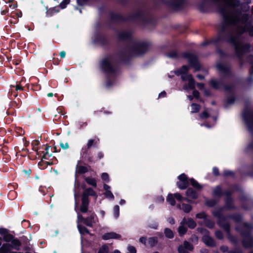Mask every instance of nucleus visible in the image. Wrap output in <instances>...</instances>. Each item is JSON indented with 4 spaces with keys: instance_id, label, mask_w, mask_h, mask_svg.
Masks as SVG:
<instances>
[{
    "instance_id": "f257e3e1",
    "label": "nucleus",
    "mask_w": 253,
    "mask_h": 253,
    "mask_svg": "<svg viewBox=\"0 0 253 253\" xmlns=\"http://www.w3.org/2000/svg\"><path fill=\"white\" fill-rule=\"evenodd\" d=\"M215 67L219 72L222 74L220 76L221 80L213 79H211L209 81V84L215 90H219L223 88L226 91L231 94H233V85L230 84H225L222 81V80L230 78L232 76L231 67L230 66H226L222 63L218 62L216 64Z\"/></svg>"
},
{
    "instance_id": "f03ea898",
    "label": "nucleus",
    "mask_w": 253,
    "mask_h": 253,
    "mask_svg": "<svg viewBox=\"0 0 253 253\" xmlns=\"http://www.w3.org/2000/svg\"><path fill=\"white\" fill-rule=\"evenodd\" d=\"M228 36V38H226L225 36H219L217 41H226L234 46L236 56L239 61L240 67L242 68L244 65L243 56L251 51V45L250 43H243L239 41L237 37L234 36L231 33Z\"/></svg>"
},
{
    "instance_id": "7ed1b4c3",
    "label": "nucleus",
    "mask_w": 253,
    "mask_h": 253,
    "mask_svg": "<svg viewBox=\"0 0 253 253\" xmlns=\"http://www.w3.org/2000/svg\"><path fill=\"white\" fill-rule=\"evenodd\" d=\"M148 47L149 44L146 42H135L129 48L128 53L125 50H121L117 53V55L121 62L128 65L130 63L132 56L144 54L148 51Z\"/></svg>"
},
{
    "instance_id": "20e7f679",
    "label": "nucleus",
    "mask_w": 253,
    "mask_h": 253,
    "mask_svg": "<svg viewBox=\"0 0 253 253\" xmlns=\"http://www.w3.org/2000/svg\"><path fill=\"white\" fill-rule=\"evenodd\" d=\"M218 10L222 16L223 21L221 25V29L220 32L219 33L217 38L215 40V42H224V41L219 40L217 41V39L219 36H225L226 38H228V34L231 33L230 32H227V30L230 25H235V22L234 19L231 18L229 12L224 5L219 4L217 6ZM226 42V41H225Z\"/></svg>"
},
{
    "instance_id": "39448f33",
    "label": "nucleus",
    "mask_w": 253,
    "mask_h": 253,
    "mask_svg": "<svg viewBox=\"0 0 253 253\" xmlns=\"http://www.w3.org/2000/svg\"><path fill=\"white\" fill-rule=\"evenodd\" d=\"M128 21H135L139 20L145 25L155 26L157 23L156 20L151 16L149 14H146L144 10H140L135 13L127 16Z\"/></svg>"
},
{
    "instance_id": "423d86ee",
    "label": "nucleus",
    "mask_w": 253,
    "mask_h": 253,
    "mask_svg": "<svg viewBox=\"0 0 253 253\" xmlns=\"http://www.w3.org/2000/svg\"><path fill=\"white\" fill-rule=\"evenodd\" d=\"M99 143V139H90L88 140L85 146L83 147L81 152V155L84 161L87 162L89 164L92 165L95 163L94 157L92 155L90 149L93 147L97 148Z\"/></svg>"
},
{
    "instance_id": "0eeeda50",
    "label": "nucleus",
    "mask_w": 253,
    "mask_h": 253,
    "mask_svg": "<svg viewBox=\"0 0 253 253\" xmlns=\"http://www.w3.org/2000/svg\"><path fill=\"white\" fill-rule=\"evenodd\" d=\"M100 67L102 71L107 75L106 86L108 87L111 86L113 83L110 79L109 75L116 74V68L113 66L108 58H104L102 59L100 62Z\"/></svg>"
},
{
    "instance_id": "6e6552de",
    "label": "nucleus",
    "mask_w": 253,
    "mask_h": 253,
    "mask_svg": "<svg viewBox=\"0 0 253 253\" xmlns=\"http://www.w3.org/2000/svg\"><path fill=\"white\" fill-rule=\"evenodd\" d=\"M92 196L97 197L96 192L91 187L84 189L82 194V204L80 208V211L83 213L87 212L89 200L88 197Z\"/></svg>"
},
{
    "instance_id": "1a4fd4ad",
    "label": "nucleus",
    "mask_w": 253,
    "mask_h": 253,
    "mask_svg": "<svg viewBox=\"0 0 253 253\" xmlns=\"http://www.w3.org/2000/svg\"><path fill=\"white\" fill-rule=\"evenodd\" d=\"M154 2H161L175 11L183 10L186 6L187 0H153Z\"/></svg>"
},
{
    "instance_id": "9d476101",
    "label": "nucleus",
    "mask_w": 253,
    "mask_h": 253,
    "mask_svg": "<svg viewBox=\"0 0 253 253\" xmlns=\"http://www.w3.org/2000/svg\"><path fill=\"white\" fill-rule=\"evenodd\" d=\"M182 58L187 59L189 65L195 69V71H199L201 69V65L200 63L198 56L192 53L183 52L181 53Z\"/></svg>"
},
{
    "instance_id": "9b49d317",
    "label": "nucleus",
    "mask_w": 253,
    "mask_h": 253,
    "mask_svg": "<svg viewBox=\"0 0 253 253\" xmlns=\"http://www.w3.org/2000/svg\"><path fill=\"white\" fill-rule=\"evenodd\" d=\"M243 117L249 131L253 134V111L246 107L243 113Z\"/></svg>"
},
{
    "instance_id": "f8f14e48",
    "label": "nucleus",
    "mask_w": 253,
    "mask_h": 253,
    "mask_svg": "<svg viewBox=\"0 0 253 253\" xmlns=\"http://www.w3.org/2000/svg\"><path fill=\"white\" fill-rule=\"evenodd\" d=\"M233 192L234 191L229 189L223 191L220 185H217L212 190V195L218 198L225 196V198H232V195Z\"/></svg>"
},
{
    "instance_id": "ddd939ff",
    "label": "nucleus",
    "mask_w": 253,
    "mask_h": 253,
    "mask_svg": "<svg viewBox=\"0 0 253 253\" xmlns=\"http://www.w3.org/2000/svg\"><path fill=\"white\" fill-rule=\"evenodd\" d=\"M109 18L112 23L114 24H118L121 22H127V16H125L123 15L115 13L113 11L109 13Z\"/></svg>"
},
{
    "instance_id": "4468645a",
    "label": "nucleus",
    "mask_w": 253,
    "mask_h": 253,
    "mask_svg": "<svg viewBox=\"0 0 253 253\" xmlns=\"http://www.w3.org/2000/svg\"><path fill=\"white\" fill-rule=\"evenodd\" d=\"M224 209L223 207H221L218 210L213 211L212 212V215L218 218L217 223L219 227L228 222L227 221V217L222 214Z\"/></svg>"
},
{
    "instance_id": "2eb2a0df",
    "label": "nucleus",
    "mask_w": 253,
    "mask_h": 253,
    "mask_svg": "<svg viewBox=\"0 0 253 253\" xmlns=\"http://www.w3.org/2000/svg\"><path fill=\"white\" fill-rule=\"evenodd\" d=\"M239 200L242 203V208L245 210H248L253 205V200L248 195H240Z\"/></svg>"
},
{
    "instance_id": "dca6fc26",
    "label": "nucleus",
    "mask_w": 253,
    "mask_h": 253,
    "mask_svg": "<svg viewBox=\"0 0 253 253\" xmlns=\"http://www.w3.org/2000/svg\"><path fill=\"white\" fill-rule=\"evenodd\" d=\"M94 42L101 46H107L109 44V41L106 35L98 32L94 35Z\"/></svg>"
},
{
    "instance_id": "f3484780",
    "label": "nucleus",
    "mask_w": 253,
    "mask_h": 253,
    "mask_svg": "<svg viewBox=\"0 0 253 253\" xmlns=\"http://www.w3.org/2000/svg\"><path fill=\"white\" fill-rule=\"evenodd\" d=\"M178 181L176 182V185L178 188L181 190L187 189L189 184V179L188 176L184 173L180 174L178 176Z\"/></svg>"
},
{
    "instance_id": "a211bd4d",
    "label": "nucleus",
    "mask_w": 253,
    "mask_h": 253,
    "mask_svg": "<svg viewBox=\"0 0 253 253\" xmlns=\"http://www.w3.org/2000/svg\"><path fill=\"white\" fill-rule=\"evenodd\" d=\"M117 38L120 41L130 42L132 41L133 35L130 31H121L117 35Z\"/></svg>"
},
{
    "instance_id": "6ab92c4d",
    "label": "nucleus",
    "mask_w": 253,
    "mask_h": 253,
    "mask_svg": "<svg viewBox=\"0 0 253 253\" xmlns=\"http://www.w3.org/2000/svg\"><path fill=\"white\" fill-rule=\"evenodd\" d=\"M0 234L3 237L2 240L5 242H11L14 236L9 233V230L5 228H0Z\"/></svg>"
},
{
    "instance_id": "aec40b11",
    "label": "nucleus",
    "mask_w": 253,
    "mask_h": 253,
    "mask_svg": "<svg viewBox=\"0 0 253 253\" xmlns=\"http://www.w3.org/2000/svg\"><path fill=\"white\" fill-rule=\"evenodd\" d=\"M86 213H87L88 215L84 218L83 223L88 227H92L93 224L94 223V218L96 216V214L94 212L89 211L88 210Z\"/></svg>"
},
{
    "instance_id": "412c9836",
    "label": "nucleus",
    "mask_w": 253,
    "mask_h": 253,
    "mask_svg": "<svg viewBox=\"0 0 253 253\" xmlns=\"http://www.w3.org/2000/svg\"><path fill=\"white\" fill-rule=\"evenodd\" d=\"M225 206L224 208L228 210H235L237 208L234 204V199L232 198L224 199Z\"/></svg>"
},
{
    "instance_id": "4be33fe9",
    "label": "nucleus",
    "mask_w": 253,
    "mask_h": 253,
    "mask_svg": "<svg viewBox=\"0 0 253 253\" xmlns=\"http://www.w3.org/2000/svg\"><path fill=\"white\" fill-rule=\"evenodd\" d=\"M203 242L209 247H214L216 246L214 240L209 235H205L202 237Z\"/></svg>"
},
{
    "instance_id": "5701e85b",
    "label": "nucleus",
    "mask_w": 253,
    "mask_h": 253,
    "mask_svg": "<svg viewBox=\"0 0 253 253\" xmlns=\"http://www.w3.org/2000/svg\"><path fill=\"white\" fill-rule=\"evenodd\" d=\"M121 238L120 234H117L114 232H107L105 233L102 238L103 240H107L111 239H120Z\"/></svg>"
},
{
    "instance_id": "b1692460",
    "label": "nucleus",
    "mask_w": 253,
    "mask_h": 253,
    "mask_svg": "<svg viewBox=\"0 0 253 253\" xmlns=\"http://www.w3.org/2000/svg\"><path fill=\"white\" fill-rule=\"evenodd\" d=\"M225 232H226L227 238L231 241H233L234 236L230 233V224L229 222L224 224L220 226Z\"/></svg>"
},
{
    "instance_id": "393cba45",
    "label": "nucleus",
    "mask_w": 253,
    "mask_h": 253,
    "mask_svg": "<svg viewBox=\"0 0 253 253\" xmlns=\"http://www.w3.org/2000/svg\"><path fill=\"white\" fill-rule=\"evenodd\" d=\"M243 246L246 249L253 248V237L243 239L242 242Z\"/></svg>"
},
{
    "instance_id": "a878e982",
    "label": "nucleus",
    "mask_w": 253,
    "mask_h": 253,
    "mask_svg": "<svg viewBox=\"0 0 253 253\" xmlns=\"http://www.w3.org/2000/svg\"><path fill=\"white\" fill-rule=\"evenodd\" d=\"M232 219L236 223H241L243 220L242 215L240 213H235L227 216V218Z\"/></svg>"
},
{
    "instance_id": "bb28decb",
    "label": "nucleus",
    "mask_w": 253,
    "mask_h": 253,
    "mask_svg": "<svg viewBox=\"0 0 253 253\" xmlns=\"http://www.w3.org/2000/svg\"><path fill=\"white\" fill-rule=\"evenodd\" d=\"M11 88H15V90H12L11 89V93L10 95V98H12V96L13 97H16L18 95V93H17V91L18 90H23V87L20 84H11L10 85Z\"/></svg>"
},
{
    "instance_id": "cd10ccee",
    "label": "nucleus",
    "mask_w": 253,
    "mask_h": 253,
    "mask_svg": "<svg viewBox=\"0 0 253 253\" xmlns=\"http://www.w3.org/2000/svg\"><path fill=\"white\" fill-rule=\"evenodd\" d=\"M11 249H14L16 251H19L20 248L22 245L21 242L16 238H14L9 244Z\"/></svg>"
},
{
    "instance_id": "c85d7f7f",
    "label": "nucleus",
    "mask_w": 253,
    "mask_h": 253,
    "mask_svg": "<svg viewBox=\"0 0 253 253\" xmlns=\"http://www.w3.org/2000/svg\"><path fill=\"white\" fill-rule=\"evenodd\" d=\"M236 230L240 232L241 235L243 239L248 238L252 236L251 231L249 230H243L241 227H236Z\"/></svg>"
},
{
    "instance_id": "c756f323",
    "label": "nucleus",
    "mask_w": 253,
    "mask_h": 253,
    "mask_svg": "<svg viewBox=\"0 0 253 253\" xmlns=\"http://www.w3.org/2000/svg\"><path fill=\"white\" fill-rule=\"evenodd\" d=\"M182 223L187 225L190 229H194L196 226V222L192 218H188L187 220L184 218L181 222Z\"/></svg>"
},
{
    "instance_id": "7c9ffc66",
    "label": "nucleus",
    "mask_w": 253,
    "mask_h": 253,
    "mask_svg": "<svg viewBox=\"0 0 253 253\" xmlns=\"http://www.w3.org/2000/svg\"><path fill=\"white\" fill-rule=\"evenodd\" d=\"M189 70V68L187 65H183L181 68L175 70L174 74L179 76L180 75L186 74Z\"/></svg>"
},
{
    "instance_id": "2f4dec72",
    "label": "nucleus",
    "mask_w": 253,
    "mask_h": 253,
    "mask_svg": "<svg viewBox=\"0 0 253 253\" xmlns=\"http://www.w3.org/2000/svg\"><path fill=\"white\" fill-rule=\"evenodd\" d=\"M186 195L193 199H196L198 198V195L195 190L192 188H188L186 191Z\"/></svg>"
},
{
    "instance_id": "473e14b6",
    "label": "nucleus",
    "mask_w": 253,
    "mask_h": 253,
    "mask_svg": "<svg viewBox=\"0 0 253 253\" xmlns=\"http://www.w3.org/2000/svg\"><path fill=\"white\" fill-rule=\"evenodd\" d=\"M236 98L233 94H231V95L228 96L224 101V107L226 108L228 105L234 104L236 101Z\"/></svg>"
},
{
    "instance_id": "72a5a7b5",
    "label": "nucleus",
    "mask_w": 253,
    "mask_h": 253,
    "mask_svg": "<svg viewBox=\"0 0 253 253\" xmlns=\"http://www.w3.org/2000/svg\"><path fill=\"white\" fill-rule=\"evenodd\" d=\"M250 18V16L247 13H244L242 15L241 17H239L238 16H236V19H237L238 22H241L243 24H248V21Z\"/></svg>"
},
{
    "instance_id": "f704fd0d",
    "label": "nucleus",
    "mask_w": 253,
    "mask_h": 253,
    "mask_svg": "<svg viewBox=\"0 0 253 253\" xmlns=\"http://www.w3.org/2000/svg\"><path fill=\"white\" fill-rule=\"evenodd\" d=\"M50 146L46 145L44 148V150L42 151V159L48 160V158L52 156V153L49 152V149Z\"/></svg>"
},
{
    "instance_id": "c9c22d12",
    "label": "nucleus",
    "mask_w": 253,
    "mask_h": 253,
    "mask_svg": "<svg viewBox=\"0 0 253 253\" xmlns=\"http://www.w3.org/2000/svg\"><path fill=\"white\" fill-rule=\"evenodd\" d=\"M189 182L191 185L197 190H201L203 187L193 178L189 179Z\"/></svg>"
},
{
    "instance_id": "e433bc0d",
    "label": "nucleus",
    "mask_w": 253,
    "mask_h": 253,
    "mask_svg": "<svg viewBox=\"0 0 253 253\" xmlns=\"http://www.w3.org/2000/svg\"><path fill=\"white\" fill-rule=\"evenodd\" d=\"M11 249L9 244H3L0 248V253H9Z\"/></svg>"
},
{
    "instance_id": "4c0bfd02",
    "label": "nucleus",
    "mask_w": 253,
    "mask_h": 253,
    "mask_svg": "<svg viewBox=\"0 0 253 253\" xmlns=\"http://www.w3.org/2000/svg\"><path fill=\"white\" fill-rule=\"evenodd\" d=\"M77 169L76 173L79 174H83L88 172V170L86 167L84 166H77Z\"/></svg>"
},
{
    "instance_id": "58836bf2",
    "label": "nucleus",
    "mask_w": 253,
    "mask_h": 253,
    "mask_svg": "<svg viewBox=\"0 0 253 253\" xmlns=\"http://www.w3.org/2000/svg\"><path fill=\"white\" fill-rule=\"evenodd\" d=\"M166 200L167 202L172 206H174L176 204L174 194L169 193L167 197Z\"/></svg>"
},
{
    "instance_id": "ea45409f",
    "label": "nucleus",
    "mask_w": 253,
    "mask_h": 253,
    "mask_svg": "<svg viewBox=\"0 0 253 253\" xmlns=\"http://www.w3.org/2000/svg\"><path fill=\"white\" fill-rule=\"evenodd\" d=\"M43 160L44 159H42V157L41 161L38 163V166L42 169H45L48 165L51 166L53 165L52 162L44 161Z\"/></svg>"
},
{
    "instance_id": "a19ab883",
    "label": "nucleus",
    "mask_w": 253,
    "mask_h": 253,
    "mask_svg": "<svg viewBox=\"0 0 253 253\" xmlns=\"http://www.w3.org/2000/svg\"><path fill=\"white\" fill-rule=\"evenodd\" d=\"M84 180L88 185H91L94 188L97 187L96 180L95 178L90 177H86L84 178Z\"/></svg>"
},
{
    "instance_id": "79ce46f5",
    "label": "nucleus",
    "mask_w": 253,
    "mask_h": 253,
    "mask_svg": "<svg viewBox=\"0 0 253 253\" xmlns=\"http://www.w3.org/2000/svg\"><path fill=\"white\" fill-rule=\"evenodd\" d=\"M78 228L81 235L89 234V230L85 226L82 225H78Z\"/></svg>"
},
{
    "instance_id": "37998d69",
    "label": "nucleus",
    "mask_w": 253,
    "mask_h": 253,
    "mask_svg": "<svg viewBox=\"0 0 253 253\" xmlns=\"http://www.w3.org/2000/svg\"><path fill=\"white\" fill-rule=\"evenodd\" d=\"M207 0H202L200 3L198 4V8L200 12L205 13L207 11V8L206 4V1Z\"/></svg>"
},
{
    "instance_id": "c03bdc74",
    "label": "nucleus",
    "mask_w": 253,
    "mask_h": 253,
    "mask_svg": "<svg viewBox=\"0 0 253 253\" xmlns=\"http://www.w3.org/2000/svg\"><path fill=\"white\" fill-rule=\"evenodd\" d=\"M148 241L149 245L151 247H153L157 244L158 239L157 237H151L148 238Z\"/></svg>"
},
{
    "instance_id": "a18cd8bd",
    "label": "nucleus",
    "mask_w": 253,
    "mask_h": 253,
    "mask_svg": "<svg viewBox=\"0 0 253 253\" xmlns=\"http://www.w3.org/2000/svg\"><path fill=\"white\" fill-rule=\"evenodd\" d=\"M164 234L165 236L169 239H172L174 237L173 231L169 228H166L164 229Z\"/></svg>"
},
{
    "instance_id": "49530a36",
    "label": "nucleus",
    "mask_w": 253,
    "mask_h": 253,
    "mask_svg": "<svg viewBox=\"0 0 253 253\" xmlns=\"http://www.w3.org/2000/svg\"><path fill=\"white\" fill-rule=\"evenodd\" d=\"M167 56L172 59H178L179 58L178 53L176 50H171L167 54Z\"/></svg>"
},
{
    "instance_id": "de8ad7c7",
    "label": "nucleus",
    "mask_w": 253,
    "mask_h": 253,
    "mask_svg": "<svg viewBox=\"0 0 253 253\" xmlns=\"http://www.w3.org/2000/svg\"><path fill=\"white\" fill-rule=\"evenodd\" d=\"M181 206H182V210L185 213H189L192 210V207L190 204L182 203L181 204Z\"/></svg>"
},
{
    "instance_id": "09e8293b",
    "label": "nucleus",
    "mask_w": 253,
    "mask_h": 253,
    "mask_svg": "<svg viewBox=\"0 0 253 253\" xmlns=\"http://www.w3.org/2000/svg\"><path fill=\"white\" fill-rule=\"evenodd\" d=\"M191 107H192V110L191 113H196L199 112L200 109H201V106L199 104L196 103H193L191 104Z\"/></svg>"
},
{
    "instance_id": "8fccbe9b",
    "label": "nucleus",
    "mask_w": 253,
    "mask_h": 253,
    "mask_svg": "<svg viewBox=\"0 0 253 253\" xmlns=\"http://www.w3.org/2000/svg\"><path fill=\"white\" fill-rule=\"evenodd\" d=\"M222 175L223 177H234L235 176V173L233 171L228 170V169H224L223 171V173L222 174Z\"/></svg>"
},
{
    "instance_id": "3c124183",
    "label": "nucleus",
    "mask_w": 253,
    "mask_h": 253,
    "mask_svg": "<svg viewBox=\"0 0 253 253\" xmlns=\"http://www.w3.org/2000/svg\"><path fill=\"white\" fill-rule=\"evenodd\" d=\"M247 28H248L247 25V24H246L245 25V26L239 27L237 29V31L240 35H241L246 32H248Z\"/></svg>"
},
{
    "instance_id": "603ef678",
    "label": "nucleus",
    "mask_w": 253,
    "mask_h": 253,
    "mask_svg": "<svg viewBox=\"0 0 253 253\" xmlns=\"http://www.w3.org/2000/svg\"><path fill=\"white\" fill-rule=\"evenodd\" d=\"M205 225L210 229H212L214 227V223L211 220L206 219L204 221Z\"/></svg>"
},
{
    "instance_id": "864d4df0",
    "label": "nucleus",
    "mask_w": 253,
    "mask_h": 253,
    "mask_svg": "<svg viewBox=\"0 0 253 253\" xmlns=\"http://www.w3.org/2000/svg\"><path fill=\"white\" fill-rule=\"evenodd\" d=\"M217 203V201L213 199L208 200L206 201V205L209 207H213Z\"/></svg>"
},
{
    "instance_id": "5fc2aeb1",
    "label": "nucleus",
    "mask_w": 253,
    "mask_h": 253,
    "mask_svg": "<svg viewBox=\"0 0 253 253\" xmlns=\"http://www.w3.org/2000/svg\"><path fill=\"white\" fill-rule=\"evenodd\" d=\"M187 231V228L182 225L180 226L178 228V232L180 236H183Z\"/></svg>"
},
{
    "instance_id": "6e6d98bb",
    "label": "nucleus",
    "mask_w": 253,
    "mask_h": 253,
    "mask_svg": "<svg viewBox=\"0 0 253 253\" xmlns=\"http://www.w3.org/2000/svg\"><path fill=\"white\" fill-rule=\"evenodd\" d=\"M114 216L117 219L120 215V207L118 205H115L113 209Z\"/></svg>"
},
{
    "instance_id": "4d7b16f0",
    "label": "nucleus",
    "mask_w": 253,
    "mask_h": 253,
    "mask_svg": "<svg viewBox=\"0 0 253 253\" xmlns=\"http://www.w3.org/2000/svg\"><path fill=\"white\" fill-rule=\"evenodd\" d=\"M183 246L187 250H188L190 251H192L194 249L193 245L186 241L184 242Z\"/></svg>"
},
{
    "instance_id": "13d9d810",
    "label": "nucleus",
    "mask_w": 253,
    "mask_h": 253,
    "mask_svg": "<svg viewBox=\"0 0 253 253\" xmlns=\"http://www.w3.org/2000/svg\"><path fill=\"white\" fill-rule=\"evenodd\" d=\"M188 87L192 90L195 89V81L193 78H190V80L188 81Z\"/></svg>"
},
{
    "instance_id": "bf43d9fd",
    "label": "nucleus",
    "mask_w": 253,
    "mask_h": 253,
    "mask_svg": "<svg viewBox=\"0 0 253 253\" xmlns=\"http://www.w3.org/2000/svg\"><path fill=\"white\" fill-rule=\"evenodd\" d=\"M109 248L107 245H103L99 250L97 253H108Z\"/></svg>"
},
{
    "instance_id": "052dcab7",
    "label": "nucleus",
    "mask_w": 253,
    "mask_h": 253,
    "mask_svg": "<svg viewBox=\"0 0 253 253\" xmlns=\"http://www.w3.org/2000/svg\"><path fill=\"white\" fill-rule=\"evenodd\" d=\"M190 78H192V75L191 74H186L182 75L181 77V79L183 81H189L190 80Z\"/></svg>"
},
{
    "instance_id": "680f3d73",
    "label": "nucleus",
    "mask_w": 253,
    "mask_h": 253,
    "mask_svg": "<svg viewBox=\"0 0 253 253\" xmlns=\"http://www.w3.org/2000/svg\"><path fill=\"white\" fill-rule=\"evenodd\" d=\"M196 217L199 219H204L205 221L207 219V214L204 212H201L196 214Z\"/></svg>"
},
{
    "instance_id": "e2e57ef3",
    "label": "nucleus",
    "mask_w": 253,
    "mask_h": 253,
    "mask_svg": "<svg viewBox=\"0 0 253 253\" xmlns=\"http://www.w3.org/2000/svg\"><path fill=\"white\" fill-rule=\"evenodd\" d=\"M215 236L216 238L219 240H222L223 239V235L221 231L217 230L215 232Z\"/></svg>"
},
{
    "instance_id": "0e129e2a",
    "label": "nucleus",
    "mask_w": 253,
    "mask_h": 253,
    "mask_svg": "<svg viewBox=\"0 0 253 253\" xmlns=\"http://www.w3.org/2000/svg\"><path fill=\"white\" fill-rule=\"evenodd\" d=\"M197 230L201 234H205V235H209V231L206 228L203 227H198Z\"/></svg>"
},
{
    "instance_id": "69168bd1",
    "label": "nucleus",
    "mask_w": 253,
    "mask_h": 253,
    "mask_svg": "<svg viewBox=\"0 0 253 253\" xmlns=\"http://www.w3.org/2000/svg\"><path fill=\"white\" fill-rule=\"evenodd\" d=\"M247 31L249 33L251 37H253V25H252L251 23L247 24Z\"/></svg>"
},
{
    "instance_id": "338daca9",
    "label": "nucleus",
    "mask_w": 253,
    "mask_h": 253,
    "mask_svg": "<svg viewBox=\"0 0 253 253\" xmlns=\"http://www.w3.org/2000/svg\"><path fill=\"white\" fill-rule=\"evenodd\" d=\"M210 117L209 113L207 111H204L200 114V117L201 119H207Z\"/></svg>"
},
{
    "instance_id": "774afa93",
    "label": "nucleus",
    "mask_w": 253,
    "mask_h": 253,
    "mask_svg": "<svg viewBox=\"0 0 253 253\" xmlns=\"http://www.w3.org/2000/svg\"><path fill=\"white\" fill-rule=\"evenodd\" d=\"M178 253H189L182 245H179L177 249Z\"/></svg>"
}]
</instances>
